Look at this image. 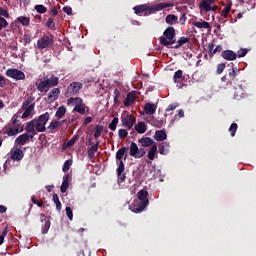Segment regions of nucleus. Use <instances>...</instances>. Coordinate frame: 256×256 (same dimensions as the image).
Returning <instances> with one entry per match:
<instances>
[{"instance_id":"58","label":"nucleus","mask_w":256,"mask_h":256,"mask_svg":"<svg viewBox=\"0 0 256 256\" xmlns=\"http://www.w3.org/2000/svg\"><path fill=\"white\" fill-rule=\"evenodd\" d=\"M159 153L161 155H166L168 153V150L165 149V146L163 144H160Z\"/></svg>"},{"instance_id":"38","label":"nucleus","mask_w":256,"mask_h":256,"mask_svg":"<svg viewBox=\"0 0 256 256\" xmlns=\"http://www.w3.org/2000/svg\"><path fill=\"white\" fill-rule=\"evenodd\" d=\"M237 130H238V124L233 123L230 125L228 132L230 133L231 137H235Z\"/></svg>"},{"instance_id":"43","label":"nucleus","mask_w":256,"mask_h":256,"mask_svg":"<svg viewBox=\"0 0 256 256\" xmlns=\"http://www.w3.org/2000/svg\"><path fill=\"white\" fill-rule=\"evenodd\" d=\"M62 126V123L59 122L58 120H54V122H52L50 124V126L48 127V130H51V131H54L56 130L58 127H61Z\"/></svg>"},{"instance_id":"35","label":"nucleus","mask_w":256,"mask_h":256,"mask_svg":"<svg viewBox=\"0 0 256 256\" xmlns=\"http://www.w3.org/2000/svg\"><path fill=\"white\" fill-rule=\"evenodd\" d=\"M66 114V108L65 106H60L55 114V117L58 119H62L64 115Z\"/></svg>"},{"instance_id":"11","label":"nucleus","mask_w":256,"mask_h":256,"mask_svg":"<svg viewBox=\"0 0 256 256\" xmlns=\"http://www.w3.org/2000/svg\"><path fill=\"white\" fill-rule=\"evenodd\" d=\"M83 88V84L81 82H72L70 86H68L66 97L74 96L79 94L80 90Z\"/></svg>"},{"instance_id":"10","label":"nucleus","mask_w":256,"mask_h":256,"mask_svg":"<svg viewBox=\"0 0 256 256\" xmlns=\"http://www.w3.org/2000/svg\"><path fill=\"white\" fill-rule=\"evenodd\" d=\"M54 44V40L52 37L48 36V35H44L42 36L38 42H37V48L39 50H44L46 48H48L50 45Z\"/></svg>"},{"instance_id":"4","label":"nucleus","mask_w":256,"mask_h":256,"mask_svg":"<svg viewBox=\"0 0 256 256\" xmlns=\"http://www.w3.org/2000/svg\"><path fill=\"white\" fill-rule=\"evenodd\" d=\"M137 196L141 202L137 203V208L132 209L136 214L141 213L149 205L148 192L146 190L139 191Z\"/></svg>"},{"instance_id":"30","label":"nucleus","mask_w":256,"mask_h":256,"mask_svg":"<svg viewBox=\"0 0 256 256\" xmlns=\"http://www.w3.org/2000/svg\"><path fill=\"white\" fill-rule=\"evenodd\" d=\"M139 143L141 144L142 147H150L152 145L154 146L155 144L154 140L149 137L140 139Z\"/></svg>"},{"instance_id":"32","label":"nucleus","mask_w":256,"mask_h":256,"mask_svg":"<svg viewBox=\"0 0 256 256\" xmlns=\"http://www.w3.org/2000/svg\"><path fill=\"white\" fill-rule=\"evenodd\" d=\"M178 22V17L175 14L166 15V24L175 25Z\"/></svg>"},{"instance_id":"40","label":"nucleus","mask_w":256,"mask_h":256,"mask_svg":"<svg viewBox=\"0 0 256 256\" xmlns=\"http://www.w3.org/2000/svg\"><path fill=\"white\" fill-rule=\"evenodd\" d=\"M53 202L56 204V209L60 212L62 209V204H61L59 197L56 193L53 194Z\"/></svg>"},{"instance_id":"42","label":"nucleus","mask_w":256,"mask_h":256,"mask_svg":"<svg viewBox=\"0 0 256 256\" xmlns=\"http://www.w3.org/2000/svg\"><path fill=\"white\" fill-rule=\"evenodd\" d=\"M247 53H248V49L247 48H240L236 52V57L243 58V57H245L247 55Z\"/></svg>"},{"instance_id":"36","label":"nucleus","mask_w":256,"mask_h":256,"mask_svg":"<svg viewBox=\"0 0 256 256\" xmlns=\"http://www.w3.org/2000/svg\"><path fill=\"white\" fill-rule=\"evenodd\" d=\"M182 77H183V70H176L173 76L174 83H179Z\"/></svg>"},{"instance_id":"59","label":"nucleus","mask_w":256,"mask_h":256,"mask_svg":"<svg viewBox=\"0 0 256 256\" xmlns=\"http://www.w3.org/2000/svg\"><path fill=\"white\" fill-rule=\"evenodd\" d=\"M100 142L98 141L95 145H93L90 149H88L90 152H97L99 148Z\"/></svg>"},{"instance_id":"62","label":"nucleus","mask_w":256,"mask_h":256,"mask_svg":"<svg viewBox=\"0 0 256 256\" xmlns=\"http://www.w3.org/2000/svg\"><path fill=\"white\" fill-rule=\"evenodd\" d=\"M185 117L184 110H178V114L174 116V120H177L178 118H183Z\"/></svg>"},{"instance_id":"41","label":"nucleus","mask_w":256,"mask_h":256,"mask_svg":"<svg viewBox=\"0 0 256 256\" xmlns=\"http://www.w3.org/2000/svg\"><path fill=\"white\" fill-rule=\"evenodd\" d=\"M35 10L39 14H45L47 12V7L44 6L43 4H37L35 5Z\"/></svg>"},{"instance_id":"45","label":"nucleus","mask_w":256,"mask_h":256,"mask_svg":"<svg viewBox=\"0 0 256 256\" xmlns=\"http://www.w3.org/2000/svg\"><path fill=\"white\" fill-rule=\"evenodd\" d=\"M104 127L102 125H97L95 128V134L94 137L98 139L101 136V133L103 131Z\"/></svg>"},{"instance_id":"44","label":"nucleus","mask_w":256,"mask_h":256,"mask_svg":"<svg viewBox=\"0 0 256 256\" xmlns=\"http://www.w3.org/2000/svg\"><path fill=\"white\" fill-rule=\"evenodd\" d=\"M46 26L47 28H49L50 30H56L55 28V22H54V19L52 17H49L47 22H46Z\"/></svg>"},{"instance_id":"8","label":"nucleus","mask_w":256,"mask_h":256,"mask_svg":"<svg viewBox=\"0 0 256 256\" xmlns=\"http://www.w3.org/2000/svg\"><path fill=\"white\" fill-rule=\"evenodd\" d=\"M6 76L17 81H21L25 79V74L21 70H17V68H8L6 70Z\"/></svg>"},{"instance_id":"29","label":"nucleus","mask_w":256,"mask_h":256,"mask_svg":"<svg viewBox=\"0 0 256 256\" xmlns=\"http://www.w3.org/2000/svg\"><path fill=\"white\" fill-rule=\"evenodd\" d=\"M154 139L158 142H163L167 139V134L163 130L156 131Z\"/></svg>"},{"instance_id":"48","label":"nucleus","mask_w":256,"mask_h":256,"mask_svg":"<svg viewBox=\"0 0 256 256\" xmlns=\"http://www.w3.org/2000/svg\"><path fill=\"white\" fill-rule=\"evenodd\" d=\"M231 11V4H227L226 7H224V9H222V15L224 18H227L229 13Z\"/></svg>"},{"instance_id":"63","label":"nucleus","mask_w":256,"mask_h":256,"mask_svg":"<svg viewBox=\"0 0 256 256\" xmlns=\"http://www.w3.org/2000/svg\"><path fill=\"white\" fill-rule=\"evenodd\" d=\"M78 137L77 136H74L68 143H67V146L68 147H72L74 146L75 142L77 141Z\"/></svg>"},{"instance_id":"24","label":"nucleus","mask_w":256,"mask_h":256,"mask_svg":"<svg viewBox=\"0 0 256 256\" xmlns=\"http://www.w3.org/2000/svg\"><path fill=\"white\" fill-rule=\"evenodd\" d=\"M44 81L47 84L48 89L55 87L59 84V78H57V76H52L51 78H44Z\"/></svg>"},{"instance_id":"60","label":"nucleus","mask_w":256,"mask_h":256,"mask_svg":"<svg viewBox=\"0 0 256 256\" xmlns=\"http://www.w3.org/2000/svg\"><path fill=\"white\" fill-rule=\"evenodd\" d=\"M23 41H24L25 44H30L31 43L30 34H24Z\"/></svg>"},{"instance_id":"9","label":"nucleus","mask_w":256,"mask_h":256,"mask_svg":"<svg viewBox=\"0 0 256 256\" xmlns=\"http://www.w3.org/2000/svg\"><path fill=\"white\" fill-rule=\"evenodd\" d=\"M130 156L136 159H140L146 155V151L143 148H138L136 143H131L130 145Z\"/></svg>"},{"instance_id":"46","label":"nucleus","mask_w":256,"mask_h":256,"mask_svg":"<svg viewBox=\"0 0 256 256\" xmlns=\"http://www.w3.org/2000/svg\"><path fill=\"white\" fill-rule=\"evenodd\" d=\"M19 133V128L18 127H15V128H9L8 131H7V135L12 137V136H15Z\"/></svg>"},{"instance_id":"39","label":"nucleus","mask_w":256,"mask_h":256,"mask_svg":"<svg viewBox=\"0 0 256 256\" xmlns=\"http://www.w3.org/2000/svg\"><path fill=\"white\" fill-rule=\"evenodd\" d=\"M156 154H157V145H153L152 148L150 149L149 153H148V158L150 160H154Z\"/></svg>"},{"instance_id":"51","label":"nucleus","mask_w":256,"mask_h":256,"mask_svg":"<svg viewBox=\"0 0 256 256\" xmlns=\"http://www.w3.org/2000/svg\"><path fill=\"white\" fill-rule=\"evenodd\" d=\"M73 161L72 160H67L65 163H64V166H63V172H68L71 165H72Z\"/></svg>"},{"instance_id":"7","label":"nucleus","mask_w":256,"mask_h":256,"mask_svg":"<svg viewBox=\"0 0 256 256\" xmlns=\"http://www.w3.org/2000/svg\"><path fill=\"white\" fill-rule=\"evenodd\" d=\"M174 5H175L174 2H160V3L154 4L152 6H149L148 14H150V15L155 14L164 9L174 7Z\"/></svg>"},{"instance_id":"34","label":"nucleus","mask_w":256,"mask_h":256,"mask_svg":"<svg viewBox=\"0 0 256 256\" xmlns=\"http://www.w3.org/2000/svg\"><path fill=\"white\" fill-rule=\"evenodd\" d=\"M69 187V176L66 175L64 178H63V183L61 185V192L64 194L66 193L67 189Z\"/></svg>"},{"instance_id":"52","label":"nucleus","mask_w":256,"mask_h":256,"mask_svg":"<svg viewBox=\"0 0 256 256\" xmlns=\"http://www.w3.org/2000/svg\"><path fill=\"white\" fill-rule=\"evenodd\" d=\"M8 26L7 20L0 16V31Z\"/></svg>"},{"instance_id":"28","label":"nucleus","mask_w":256,"mask_h":256,"mask_svg":"<svg viewBox=\"0 0 256 256\" xmlns=\"http://www.w3.org/2000/svg\"><path fill=\"white\" fill-rule=\"evenodd\" d=\"M189 37L182 36L176 41V45H174V49H180L185 44L189 43Z\"/></svg>"},{"instance_id":"54","label":"nucleus","mask_w":256,"mask_h":256,"mask_svg":"<svg viewBox=\"0 0 256 256\" xmlns=\"http://www.w3.org/2000/svg\"><path fill=\"white\" fill-rule=\"evenodd\" d=\"M178 107H179V104H177V103H175V104H168V108H166V112L174 111Z\"/></svg>"},{"instance_id":"53","label":"nucleus","mask_w":256,"mask_h":256,"mask_svg":"<svg viewBox=\"0 0 256 256\" xmlns=\"http://www.w3.org/2000/svg\"><path fill=\"white\" fill-rule=\"evenodd\" d=\"M118 135L120 139H125L128 136V132L125 129H121L119 130Z\"/></svg>"},{"instance_id":"23","label":"nucleus","mask_w":256,"mask_h":256,"mask_svg":"<svg viewBox=\"0 0 256 256\" xmlns=\"http://www.w3.org/2000/svg\"><path fill=\"white\" fill-rule=\"evenodd\" d=\"M192 25H194V27L198 28V29H211V25L209 22L205 21V20H201V21H194L192 23Z\"/></svg>"},{"instance_id":"64","label":"nucleus","mask_w":256,"mask_h":256,"mask_svg":"<svg viewBox=\"0 0 256 256\" xmlns=\"http://www.w3.org/2000/svg\"><path fill=\"white\" fill-rule=\"evenodd\" d=\"M92 122V118L91 116H87V118L84 121V126H87L88 124H90Z\"/></svg>"},{"instance_id":"47","label":"nucleus","mask_w":256,"mask_h":256,"mask_svg":"<svg viewBox=\"0 0 256 256\" xmlns=\"http://www.w3.org/2000/svg\"><path fill=\"white\" fill-rule=\"evenodd\" d=\"M118 123H119V118H114L112 120V122L110 123V125H109V129L112 130V131H115L116 128H117Z\"/></svg>"},{"instance_id":"50","label":"nucleus","mask_w":256,"mask_h":256,"mask_svg":"<svg viewBox=\"0 0 256 256\" xmlns=\"http://www.w3.org/2000/svg\"><path fill=\"white\" fill-rule=\"evenodd\" d=\"M119 97H120V90H118V88H115V90H114V103L116 105L119 104Z\"/></svg>"},{"instance_id":"31","label":"nucleus","mask_w":256,"mask_h":256,"mask_svg":"<svg viewBox=\"0 0 256 256\" xmlns=\"http://www.w3.org/2000/svg\"><path fill=\"white\" fill-rule=\"evenodd\" d=\"M164 123H166L165 119L160 118V120H158V118H154V116L152 117V121H151L152 126L156 128H162Z\"/></svg>"},{"instance_id":"19","label":"nucleus","mask_w":256,"mask_h":256,"mask_svg":"<svg viewBox=\"0 0 256 256\" xmlns=\"http://www.w3.org/2000/svg\"><path fill=\"white\" fill-rule=\"evenodd\" d=\"M40 219H41V222H45L44 226L42 227V233L43 234H47L49 229H50L51 222L48 219V217L46 215H44V214L40 215Z\"/></svg>"},{"instance_id":"15","label":"nucleus","mask_w":256,"mask_h":256,"mask_svg":"<svg viewBox=\"0 0 256 256\" xmlns=\"http://www.w3.org/2000/svg\"><path fill=\"white\" fill-rule=\"evenodd\" d=\"M221 56L227 61H235L237 59V53L231 49L222 50Z\"/></svg>"},{"instance_id":"17","label":"nucleus","mask_w":256,"mask_h":256,"mask_svg":"<svg viewBox=\"0 0 256 256\" xmlns=\"http://www.w3.org/2000/svg\"><path fill=\"white\" fill-rule=\"evenodd\" d=\"M35 123H34V120H30L27 124H26V134H28V136L31 137V139L34 138V136L37 135V131L35 130Z\"/></svg>"},{"instance_id":"21","label":"nucleus","mask_w":256,"mask_h":256,"mask_svg":"<svg viewBox=\"0 0 256 256\" xmlns=\"http://www.w3.org/2000/svg\"><path fill=\"white\" fill-rule=\"evenodd\" d=\"M227 66L230 67V69L228 70V76L231 79H235L240 70H238L237 66H234L233 62H230L229 64H227Z\"/></svg>"},{"instance_id":"27","label":"nucleus","mask_w":256,"mask_h":256,"mask_svg":"<svg viewBox=\"0 0 256 256\" xmlns=\"http://www.w3.org/2000/svg\"><path fill=\"white\" fill-rule=\"evenodd\" d=\"M36 86L39 92L43 93V92H48L49 91V87L47 85L46 80H40V82H36Z\"/></svg>"},{"instance_id":"3","label":"nucleus","mask_w":256,"mask_h":256,"mask_svg":"<svg viewBox=\"0 0 256 256\" xmlns=\"http://www.w3.org/2000/svg\"><path fill=\"white\" fill-rule=\"evenodd\" d=\"M50 120L49 112H45V114H41L38 118H34V126L36 132L44 133L46 131V124Z\"/></svg>"},{"instance_id":"26","label":"nucleus","mask_w":256,"mask_h":256,"mask_svg":"<svg viewBox=\"0 0 256 256\" xmlns=\"http://www.w3.org/2000/svg\"><path fill=\"white\" fill-rule=\"evenodd\" d=\"M214 43L208 44V51H210V54L213 56L217 53H221L223 51V47L221 45H217L216 48Z\"/></svg>"},{"instance_id":"37","label":"nucleus","mask_w":256,"mask_h":256,"mask_svg":"<svg viewBox=\"0 0 256 256\" xmlns=\"http://www.w3.org/2000/svg\"><path fill=\"white\" fill-rule=\"evenodd\" d=\"M17 21L25 27L29 26L30 24V19L29 17H26V16H19Z\"/></svg>"},{"instance_id":"61","label":"nucleus","mask_w":256,"mask_h":256,"mask_svg":"<svg viewBox=\"0 0 256 256\" xmlns=\"http://www.w3.org/2000/svg\"><path fill=\"white\" fill-rule=\"evenodd\" d=\"M187 20V16L185 13H182V15H180V25H185Z\"/></svg>"},{"instance_id":"6","label":"nucleus","mask_w":256,"mask_h":256,"mask_svg":"<svg viewBox=\"0 0 256 256\" xmlns=\"http://www.w3.org/2000/svg\"><path fill=\"white\" fill-rule=\"evenodd\" d=\"M73 103H75L74 111L81 115H84L86 112V108H85V104H83L82 98H72L71 97L67 100L68 105H71Z\"/></svg>"},{"instance_id":"20","label":"nucleus","mask_w":256,"mask_h":256,"mask_svg":"<svg viewBox=\"0 0 256 256\" xmlns=\"http://www.w3.org/2000/svg\"><path fill=\"white\" fill-rule=\"evenodd\" d=\"M157 110V104H152L151 102H147L144 106V112L147 115H154Z\"/></svg>"},{"instance_id":"5","label":"nucleus","mask_w":256,"mask_h":256,"mask_svg":"<svg viewBox=\"0 0 256 256\" xmlns=\"http://www.w3.org/2000/svg\"><path fill=\"white\" fill-rule=\"evenodd\" d=\"M34 98L33 96H28L26 100H24L22 104V109L25 110V112L22 115V119L28 118L31 113L34 111L35 104H33Z\"/></svg>"},{"instance_id":"49","label":"nucleus","mask_w":256,"mask_h":256,"mask_svg":"<svg viewBox=\"0 0 256 256\" xmlns=\"http://www.w3.org/2000/svg\"><path fill=\"white\" fill-rule=\"evenodd\" d=\"M225 69H226V64L224 63L218 64V66H216V74L221 75Z\"/></svg>"},{"instance_id":"13","label":"nucleus","mask_w":256,"mask_h":256,"mask_svg":"<svg viewBox=\"0 0 256 256\" xmlns=\"http://www.w3.org/2000/svg\"><path fill=\"white\" fill-rule=\"evenodd\" d=\"M133 10L135 11L136 15H140L142 13H145V16L150 15V6L149 4H141V5H136L133 7Z\"/></svg>"},{"instance_id":"18","label":"nucleus","mask_w":256,"mask_h":256,"mask_svg":"<svg viewBox=\"0 0 256 256\" xmlns=\"http://www.w3.org/2000/svg\"><path fill=\"white\" fill-rule=\"evenodd\" d=\"M136 101V92L133 90L127 94V98L124 100V106L130 107Z\"/></svg>"},{"instance_id":"22","label":"nucleus","mask_w":256,"mask_h":256,"mask_svg":"<svg viewBox=\"0 0 256 256\" xmlns=\"http://www.w3.org/2000/svg\"><path fill=\"white\" fill-rule=\"evenodd\" d=\"M31 139L30 135L25 133L20 135L16 140L15 144L24 146Z\"/></svg>"},{"instance_id":"25","label":"nucleus","mask_w":256,"mask_h":256,"mask_svg":"<svg viewBox=\"0 0 256 256\" xmlns=\"http://www.w3.org/2000/svg\"><path fill=\"white\" fill-rule=\"evenodd\" d=\"M59 95H60L59 88H53V90L48 94V101L53 103L58 99Z\"/></svg>"},{"instance_id":"56","label":"nucleus","mask_w":256,"mask_h":256,"mask_svg":"<svg viewBox=\"0 0 256 256\" xmlns=\"http://www.w3.org/2000/svg\"><path fill=\"white\" fill-rule=\"evenodd\" d=\"M63 11H64V13H66L69 16L72 15V7H70V6H64Z\"/></svg>"},{"instance_id":"33","label":"nucleus","mask_w":256,"mask_h":256,"mask_svg":"<svg viewBox=\"0 0 256 256\" xmlns=\"http://www.w3.org/2000/svg\"><path fill=\"white\" fill-rule=\"evenodd\" d=\"M135 130L139 133V134H144L147 131V125L144 122H139L136 126H135Z\"/></svg>"},{"instance_id":"55","label":"nucleus","mask_w":256,"mask_h":256,"mask_svg":"<svg viewBox=\"0 0 256 256\" xmlns=\"http://www.w3.org/2000/svg\"><path fill=\"white\" fill-rule=\"evenodd\" d=\"M67 217L72 221L73 220V211L70 207H66Z\"/></svg>"},{"instance_id":"2","label":"nucleus","mask_w":256,"mask_h":256,"mask_svg":"<svg viewBox=\"0 0 256 256\" xmlns=\"http://www.w3.org/2000/svg\"><path fill=\"white\" fill-rule=\"evenodd\" d=\"M160 45L164 47H169L177 43L176 31L173 26H168L162 36H160Z\"/></svg>"},{"instance_id":"1","label":"nucleus","mask_w":256,"mask_h":256,"mask_svg":"<svg viewBox=\"0 0 256 256\" xmlns=\"http://www.w3.org/2000/svg\"><path fill=\"white\" fill-rule=\"evenodd\" d=\"M123 157H125V160L128 157V149L126 147H123V148L119 149L117 154H116V159L120 161L118 169H117L118 183L119 184L124 183L125 180H126V174H123L124 171H125V165L122 161Z\"/></svg>"},{"instance_id":"14","label":"nucleus","mask_w":256,"mask_h":256,"mask_svg":"<svg viewBox=\"0 0 256 256\" xmlns=\"http://www.w3.org/2000/svg\"><path fill=\"white\" fill-rule=\"evenodd\" d=\"M10 158L13 161H21L24 158V152L19 148H14L10 152Z\"/></svg>"},{"instance_id":"12","label":"nucleus","mask_w":256,"mask_h":256,"mask_svg":"<svg viewBox=\"0 0 256 256\" xmlns=\"http://www.w3.org/2000/svg\"><path fill=\"white\" fill-rule=\"evenodd\" d=\"M136 123V118L133 114H127L126 116H122V126L131 130L134 124Z\"/></svg>"},{"instance_id":"16","label":"nucleus","mask_w":256,"mask_h":256,"mask_svg":"<svg viewBox=\"0 0 256 256\" xmlns=\"http://www.w3.org/2000/svg\"><path fill=\"white\" fill-rule=\"evenodd\" d=\"M215 4V0H202L200 1V11L211 12V6Z\"/></svg>"},{"instance_id":"57","label":"nucleus","mask_w":256,"mask_h":256,"mask_svg":"<svg viewBox=\"0 0 256 256\" xmlns=\"http://www.w3.org/2000/svg\"><path fill=\"white\" fill-rule=\"evenodd\" d=\"M3 16L5 18H9V13L6 9L0 7V17Z\"/></svg>"}]
</instances>
